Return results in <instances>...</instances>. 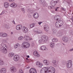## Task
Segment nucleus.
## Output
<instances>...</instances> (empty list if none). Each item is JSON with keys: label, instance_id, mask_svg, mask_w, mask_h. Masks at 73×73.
I'll list each match as a JSON object with an SVG mask.
<instances>
[{"label": "nucleus", "instance_id": "2eb2a0df", "mask_svg": "<svg viewBox=\"0 0 73 73\" xmlns=\"http://www.w3.org/2000/svg\"><path fill=\"white\" fill-rule=\"evenodd\" d=\"M55 26L56 28H60L61 27L60 26V24L59 23L58 21H57L55 23Z\"/></svg>", "mask_w": 73, "mask_h": 73}, {"label": "nucleus", "instance_id": "603ef678", "mask_svg": "<svg viewBox=\"0 0 73 73\" xmlns=\"http://www.w3.org/2000/svg\"><path fill=\"white\" fill-rule=\"evenodd\" d=\"M5 13V12L4 11H2L1 14H0V15H3V14H4Z\"/></svg>", "mask_w": 73, "mask_h": 73}, {"label": "nucleus", "instance_id": "39448f33", "mask_svg": "<svg viewBox=\"0 0 73 73\" xmlns=\"http://www.w3.org/2000/svg\"><path fill=\"white\" fill-rule=\"evenodd\" d=\"M7 34L5 33H3V32L0 33V37L4 38L7 37Z\"/></svg>", "mask_w": 73, "mask_h": 73}, {"label": "nucleus", "instance_id": "a19ab883", "mask_svg": "<svg viewBox=\"0 0 73 73\" xmlns=\"http://www.w3.org/2000/svg\"><path fill=\"white\" fill-rule=\"evenodd\" d=\"M19 73H23V71L21 69H20L19 70Z\"/></svg>", "mask_w": 73, "mask_h": 73}, {"label": "nucleus", "instance_id": "ddd939ff", "mask_svg": "<svg viewBox=\"0 0 73 73\" xmlns=\"http://www.w3.org/2000/svg\"><path fill=\"white\" fill-rule=\"evenodd\" d=\"M61 19V17L58 15L54 17V19L55 20H60Z\"/></svg>", "mask_w": 73, "mask_h": 73}, {"label": "nucleus", "instance_id": "69168bd1", "mask_svg": "<svg viewBox=\"0 0 73 73\" xmlns=\"http://www.w3.org/2000/svg\"><path fill=\"white\" fill-rule=\"evenodd\" d=\"M27 58H29V55L27 56Z\"/></svg>", "mask_w": 73, "mask_h": 73}, {"label": "nucleus", "instance_id": "1a4fd4ad", "mask_svg": "<svg viewBox=\"0 0 73 73\" xmlns=\"http://www.w3.org/2000/svg\"><path fill=\"white\" fill-rule=\"evenodd\" d=\"M22 31L24 32V33H27L28 32V29L27 28H26L25 26H23L22 28Z\"/></svg>", "mask_w": 73, "mask_h": 73}, {"label": "nucleus", "instance_id": "13d9d810", "mask_svg": "<svg viewBox=\"0 0 73 73\" xmlns=\"http://www.w3.org/2000/svg\"><path fill=\"white\" fill-rule=\"evenodd\" d=\"M32 46H35V43H32Z\"/></svg>", "mask_w": 73, "mask_h": 73}, {"label": "nucleus", "instance_id": "473e14b6", "mask_svg": "<svg viewBox=\"0 0 73 73\" xmlns=\"http://www.w3.org/2000/svg\"><path fill=\"white\" fill-rule=\"evenodd\" d=\"M30 46V44H29V43L27 42L25 46V48H29V47Z\"/></svg>", "mask_w": 73, "mask_h": 73}, {"label": "nucleus", "instance_id": "09e8293b", "mask_svg": "<svg viewBox=\"0 0 73 73\" xmlns=\"http://www.w3.org/2000/svg\"><path fill=\"white\" fill-rule=\"evenodd\" d=\"M57 33H58V34ZM56 34V36H60V32H58Z\"/></svg>", "mask_w": 73, "mask_h": 73}, {"label": "nucleus", "instance_id": "ea45409f", "mask_svg": "<svg viewBox=\"0 0 73 73\" xmlns=\"http://www.w3.org/2000/svg\"><path fill=\"white\" fill-rule=\"evenodd\" d=\"M53 34H55L56 33V32H57V30L55 29H53Z\"/></svg>", "mask_w": 73, "mask_h": 73}, {"label": "nucleus", "instance_id": "79ce46f5", "mask_svg": "<svg viewBox=\"0 0 73 73\" xmlns=\"http://www.w3.org/2000/svg\"><path fill=\"white\" fill-rule=\"evenodd\" d=\"M70 35H73V30H71L70 31Z\"/></svg>", "mask_w": 73, "mask_h": 73}, {"label": "nucleus", "instance_id": "7ed1b4c3", "mask_svg": "<svg viewBox=\"0 0 73 73\" xmlns=\"http://www.w3.org/2000/svg\"><path fill=\"white\" fill-rule=\"evenodd\" d=\"M58 1V0H52L51 1V4L52 6H55V5L57 4Z\"/></svg>", "mask_w": 73, "mask_h": 73}, {"label": "nucleus", "instance_id": "dca6fc26", "mask_svg": "<svg viewBox=\"0 0 73 73\" xmlns=\"http://www.w3.org/2000/svg\"><path fill=\"white\" fill-rule=\"evenodd\" d=\"M52 67H49V68L50 70H48H48L47 71V72L48 73H54V71H53V72H52Z\"/></svg>", "mask_w": 73, "mask_h": 73}, {"label": "nucleus", "instance_id": "c756f323", "mask_svg": "<svg viewBox=\"0 0 73 73\" xmlns=\"http://www.w3.org/2000/svg\"><path fill=\"white\" fill-rule=\"evenodd\" d=\"M58 21L59 24L60 25V26H62V24H63V21L62 20H60Z\"/></svg>", "mask_w": 73, "mask_h": 73}, {"label": "nucleus", "instance_id": "6e6552de", "mask_svg": "<svg viewBox=\"0 0 73 73\" xmlns=\"http://www.w3.org/2000/svg\"><path fill=\"white\" fill-rule=\"evenodd\" d=\"M13 59L15 61H17L19 60V56H17L16 55H14Z\"/></svg>", "mask_w": 73, "mask_h": 73}, {"label": "nucleus", "instance_id": "20e7f679", "mask_svg": "<svg viewBox=\"0 0 73 73\" xmlns=\"http://www.w3.org/2000/svg\"><path fill=\"white\" fill-rule=\"evenodd\" d=\"M41 38L43 42H46L48 40V37L46 36L43 35L41 36Z\"/></svg>", "mask_w": 73, "mask_h": 73}, {"label": "nucleus", "instance_id": "3c124183", "mask_svg": "<svg viewBox=\"0 0 73 73\" xmlns=\"http://www.w3.org/2000/svg\"><path fill=\"white\" fill-rule=\"evenodd\" d=\"M36 33H38V34H39V33H42V31H41L40 32H39L38 31H36Z\"/></svg>", "mask_w": 73, "mask_h": 73}, {"label": "nucleus", "instance_id": "b1692460", "mask_svg": "<svg viewBox=\"0 0 73 73\" xmlns=\"http://www.w3.org/2000/svg\"><path fill=\"white\" fill-rule=\"evenodd\" d=\"M40 2H41L42 4H43L44 6H45L46 5V3H45V0H41Z\"/></svg>", "mask_w": 73, "mask_h": 73}, {"label": "nucleus", "instance_id": "37998d69", "mask_svg": "<svg viewBox=\"0 0 73 73\" xmlns=\"http://www.w3.org/2000/svg\"><path fill=\"white\" fill-rule=\"evenodd\" d=\"M52 73H53V71H54V73H55V69H54V68H53L52 67Z\"/></svg>", "mask_w": 73, "mask_h": 73}, {"label": "nucleus", "instance_id": "bf43d9fd", "mask_svg": "<svg viewBox=\"0 0 73 73\" xmlns=\"http://www.w3.org/2000/svg\"><path fill=\"white\" fill-rule=\"evenodd\" d=\"M61 9L63 11H65V9L63 7H62Z\"/></svg>", "mask_w": 73, "mask_h": 73}, {"label": "nucleus", "instance_id": "423d86ee", "mask_svg": "<svg viewBox=\"0 0 73 73\" xmlns=\"http://www.w3.org/2000/svg\"><path fill=\"white\" fill-rule=\"evenodd\" d=\"M10 70L12 73H15L17 71V69L15 67L12 66L10 68Z\"/></svg>", "mask_w": 73, "mask_h": 73}, {"label": "nucleus", "instance_id": "4468645a", "mask_svg": "<svg viewBox=\"0 0 73 73\" xmlns=\"http://www.w3.org/2000/svg\"><path fill=\"white\" fill-rule=\"evenodd\" d=\"M44 29L46 32H48L49 31V26L48 25H45L44 27Z\"/></svg>", "mask_w": 73, "mask_h": 73}, {"label": "nucleus", "instance_id": "cd10ccee", "mask_svg": "<svg viewBox=\"0 0 73 73\" xmlns=\"http://www.w3.org/2000/svg\"><path fill=\"white\" fill-rule=\"evenodd\" d=\"M52 41L53 42H57L58 40L57 38H54L52 39Z\"/></svg>", "mask_w": 73, "mask_h": 73}, {"label": "nucleus", "instance_id": "e2e57ef3", "mask_svg": "<svg viewBox=\"0 0 73 73\" xmlns=\"http://www.w3.org/2000/svg\"><path fill=\"white\" fill-rule=\"evenodd\" d=\"M12 23H13V24H15V21H12Z\"/></svg>", "mask_w": 73, "mask_h": 73}, {"label": "nucleus", "instance_id": "f3484780", "mask_svg": "<svg viewBox=\"0 0 73 73\" xmlns=\"http://www.w3.org/2000/svg\"><path fill=\"white\" fill-rule=\"evenodd\" d=\"M36 64L37 66H38V67H39V68H42V64L40 63L39 62H37L36 63Z\"/></svg>", "mask_w": 73, "mask_h": 73}, {"label": "nucleus", "instance_id": "72a5a7b5", "mask_svg": "<svg viewBox=\"0 0 73 73\" xmlns=\"http://www.w3.org/2000/svg\"><path fill=\"white\" fill-rule=\"evenodd\" d=\"M4 64V61L2 60H0V65H3Z\"/></svg>", "mask_w": 73, "mask_h": 73}, {"label": "nucleus", "instance_id": "c85d7f7f", "mask_svg": "<svg viewBox=\"0 0 73 73\" xmlns=\"http://www.w3.org/2000/svg\"><path fill=\"white\" fill-rule=\"evenodd\" d=\"M55 45L54 42H51L50 44V46L51 47V48H53Z\"/></svg>", "mask_w": 73, "mask_h": 73}, {"label": "nucleus", "instance_id": "4be33fe9", "mask_svg": "<svg viewBox=\"0 0 73 73\" xmlns=\"http://www.w3.org/2000/svg\"><path fill=\"white\" fill-rule=\"evenodd\" d=\"M28 43V42H23L22 44L21 45V46L22 47L23 46V47H24V48H25V46H26V45H27V44Z\"/></svg>", "mask_w": 73, "mask_h": 73}, {"label": "nucleus", "instance_id": "0e129e2a", "mask_svg": "<svg viewBox=\"0 0 73 73\" xmlns=\"http://www.w3.org/2000/svg\"><path fill=\"white\" fill-rule=\"evenodd\" d=\"M55 11H57V9L56 8L55 9Z\"/></svg>", "mask_w": 73, "mask_h": 73}, {"label": "nucleus", "instance_id": "a878e982", "mask_svg": "<svg viewBox=\"0 0 73 73\" xmlns=\"http://www.w3.org/2000/svg\"><path fill=\"white\" fill-rule=\"evenodd\" d=\"M40 49L42 50H46V47L45 46H42L41 47Z\"/></svg>", "mask_w": 73, "mask_h": 73}, {"label": "nucleus", "instance_id": "f03ea898", "mask_svg": "<svg viewBox=\"0 0 73 73\" xmlns=\"http://www.w3.org/2000/svg\"><path fill=\"white\" fill-rule=\"evenodd\" d=\"M72 60H70L67 61V67L68 68H70L72 66Z\"/></svg>", "mask_w": 73, "mask_h": 73}, {"label": "nucleus", "instance_id": "8fccbe9b", "mask_svg": "<svg viewBox=\"0 0 73 73\" xmlns=\"http://www.w3.org/2000/svg\"><path fill=\"white\" fill-rule=\"evenodd\" d=\"M56 60H54L52 61V63L53 64H55V63H56Z\"/></svg>", "mask_w": 73, "mask_h": 73}, {"label": "nucleus", "instance_id": "7c9ffc66", "mask_svg": "<svg viewBox=\"0 0 73 73\" xmlns=\"http://www.w3.org/2000/svg\"><path fill=\"white\" fill-rule=\"evenodd\" d=\"M26 39V40H29V36L28 35H25L24 37Z\"/></svg>", "mask_w": 73, "mask_h": 73}, {"label": "nucleus", "instance_id": "0eeeda50", "mask_svg": "<svg viewBox=\"0 0 73 73\" xmlns=\"http://www.w3.org/2000/svg\"><path fill=\"white\" fill-rule=\"evenodd\" d=\"M29 72L30 73H37L36 69L33 68H31Z\"/></svg>", "mask_w": 73, "mask_h": 73}, {"label": "nucleus", "instance_id": "c03bdc74", "mask_svg": "<svg viewBox=\"0 0 73 73\" xmlns=\"http://www.w3.org/2000/svg\"><path fill=\"white\" fill-rule=\"evenodd\" d=\"M38 42L39 43H41V42H43V41H42V40L41 38L39 40Z\"/></svg>", "mask_w": 73, "mask_h": 73}, {"label": "nucleus", "instance_id": "a18cd8bd", "mask_svg": "<svg viewBox=\"0 0 73 73\" xmlns=\"http://www.w3.org/2000/svg\"><path fill=\"white\" fill-rule=\"evenodd\" d=\"M5 27L6 29H8V26L7 25H5Z\"/></svg>", "mask_w": 73, "mask_h": 73}, {"label": "nucleus", "instance_id": "5fc2aeb1", "mask_svg": "<svg viewBox=\"0 0 73 73\" xmlns=\"http://www.w3.org/2000/svg\"><path fill=\"white\" fill-rule=\"evenodd\" d=\"M73 48L70 49L69 50V52H72V51H73Z\"/></svg>", "mask_w": 73, "mask_h": 73}, {"label": "nucleus", "instance_id": "774afa93", "mask_svg": "<svg viewBox=\"0 0 73 73\" xmlns=\"http://www.w3.org/2000/svg\"><path fill=\"white\" fill-rule=\"evenodd\" d=\"M27 69H29V67H28L27 68Z\"/></svg>", "mask_w": 73, "mask_h": 73}, {"label": "nucleus", "instance_id": "c9c22d12", "mask_svg": "<svg viewBox=\"0 0 73 73\" xmlns=\"http://www.w3.org/2000/svg\"><path fill=\"white\" fill-rule=\"evenodd\" d=\"M19 46V44L17 43L15 45L14 48L15 49H16V48H17Z\"/></svg>", "mask_w": 73, "mask_h": 73}, {"label": "nucleus", "instance_id": "4d7b16f0", "mask_svg": "<svg viewBox=\"0 0 73 73\" xmlns=\"http://www.w3.org/2000/svg\"><path fill=\"white\" fill-rule=\"evenodd\" d=\"M9 2H13V1H14V0H9Z\"/></svg>", "mask_w": 73, "mask_h": 73}, {"label": "nucleus", "instance_id": "49530a36", "mask_svg": "<svg viewBox=\"0 0 73 73\" xmlns=\"http://www.w3.org/2000/svg\"><path fill=\"white\" fill-rule=\"evenodd\" d=\"M19 25V26L21 29H22V25Z\"/></svg>", "mask_w": 73, "mask_h": 73}, {"label": "nucleus", "instance_id": "f704fd0d", "mask_svg": "<svg viewBox=\"0 0 73 73\" xmlns=\"http://www.w3.org/2000/svg\"><path fill=\"white\" fill-rule=\"evenodd\" d=\"M13 56V54L11 53H9L8 55V56L9 57H12Z\"/></svg>", "mask_w": 73, "mask_h": 73}, {"label": "nucleus", "instance_id": "f8f14e48", "mask_svg": "<svg viewBox=\"0 0 73 73\" xmlns=\"http://www.w3.org/2000/svg\"><path fill=\"white\" fill-rule=\"evenodd\" d=\"M33 54L36 57H40V55H39V54H38V52H37L36 51H35L34 52Z\"/></svg>", "mask_w": 73, "mask_h": 73}, {"label": "nucleus", "instance_id": "4c0bfd02", "mask_svg": "<svg viewBox=\"0 0 73 73\" xmlns=\"http://www.w3.org/2000/svg\"><path fill=\"white\" fill-rule=\"evenodd\" d=\"M16 29H17V30H20V28L19 26L18 25L16 27Z\"/></svg>", "mask_w": 73, "mask_h": 73}, {"label": "nucleus", "instance_id": "6ab92c4d", "mask_svg": "<svg viewBox=\"0 0 73 73\" xmlns=\"http://www.w3.org/2000/svg\"><path fill=\"white\" fill-rule=\"evenodd\" d=\"M33 16L35 19H37L39 17L38 14L37 13H35L34 14Z\"/></svg>", "mask_w": 73, "mask_h": 73}, {"label": "nucleus", "instance_id": "412c9836", "mask_svg": "<svg viewBox=\"0 0 73 73\" xmlns=\"http://www.w3.org/2000/svg\"><path fill=\"white\" fill-rule=\"evenodd\" d=\"M43 62L44 63V64L46 65H49V62L46 60H44L43 61Z\"/></svg>", "mask_w": 73, "mask_h": 73}, {"label": "nucleus", "instance_id": "9b49d317", "mask_svg": "<svg viewBox=\"0 0 73 73\" xmlns=\"http://www.w3.org/2000/svg\"><path fill=\"white\" fill-rule=\"evenodd\" d=\"M0 50L3 53H7V49L6 48H1Z\"/></svg>", "mask_w": 73, "mask_h": 73}, {"label": "nucleus", "instance_id": "9d476101", "mask_svg": "<svg viewBox=\"0 0 73 73\" xmlns=\"http://www.w3.org/2000/svg\"><path fill=\"white\" fill-rule=\"evenodd\" d=\"M62 40L65 43L68 42V41H69L68 38L66 37H64L62 38Z\"/></svg>", "mask_w": 73, "mask_h": 73}, {"label": "nucleus", "instance_id": "a211bd4d", "mask_svg": "<svg viewBox=\"0 0 73 73\" xmlns=\"http://www.w3.org/2000/svg\"><path fill=\"white\" fill-rule=\"evenodd\" d=\"M11 7H13V8H16V7H17V4H16L15 3H12L11 5Z\"/></svg>", "mask_w": 73, "mask_h": 73}, {"label": "nucleus", "instance_id": "2f4dec72", "mask_svg": "<svg viewBox=\"0 0 73 73\" xmlns=\"http://www.w3.org/2000/svg\"><path fill=\"white\" fill-rule=\"evenodd\" d=\"M35 23H33L31 24L30 25V28H33V27H35Z\"/></svg>", "mask_w": 73, "mask_h": 73}, {"label": "nucleus", "instance_id": "58836bf2", "mask_svg": "<svg viewBox=\"0 0 73 73\" xmlns=\"http://www.w3.org/2000/svg\"><path fill=\"white\" fill-rule=\"evenodd\" d=\"M2 43H5V42H7V40H6L5 39H3L2 40Z\"/></svg>", "mask_w": 73, "mask_h": 73}, {"label": "nucleus", "instance_id": "393cba45", "mask_svg": "<svg viewBox=\"0 0 73 73\" xmlns=\"http://www.w3.org/2000/svg\"><path fill=\"white\" fill-rule=\"evenodd\" d=\"M2 47L1 48H3V49H5V47H6V44H5L4 43H2L1 44Z\"/></svg>", "mask_w": 73, "mask_h": 73}, {"label": "nucleus", "instance_id": "338daca9", "mask_svg": "<svg viewBox=\"0 0 73 73\" xmlns=\"http://www.w3.org/2000/svg\"><path fill=\"white\" fill-rule=\"evenodd\" d=\"M58 8H59V7H57L56 8V9H58Z\"/></svg>", "mask_w": 73, "mask_h": 73}, {"label": "nucleus", "instance_id": "864d4df0", "mask_svg": "<svg viewBox=\"0 0 73 73\" xmlns=\"http://www.w3.org/2000/svg\"><path fill=\"white\" fill-rule=\"evenodd\" d=\"M26 60H26L27 62H28L29 61V59L28 58H26Z\"/></svg>", "mask_w": 73, "mask_h": 73}, {"label": "nucleus", "instance_id": "bb28decb", "mask_svg": "<svg viewBox=\"0 0 73 73\" xmlns=\"http://www.w3.org/2000/svg\"><path fill=\"white\" fill-rule=\"evenodd\" d=\"M23 39H24V37L22 36H19L18 38V39L19 41H22Z\"/></svg>", "mask_w": 73, "mask_h": 73}, {"label": "nucleus", "instance_id": "de8ad7c7", "mask_svg": "<svg viewBox=\"0 0 73 73\" xmlns=\"http://www.w3.org/2000/svg\"><path fill=\"white\" fill-rule=\"evenodd\" d=\"M22 11L23 12V13H25V11L24 10V8H23L22 9H21Z\"/></svg>", "mask_w": 73, "mask_h": 73}, {"label": "nucleus", "instance_id": "5701e85b", "mask_svg": "<svg viewBox=\"0 0 73 73\" xmlns=\"http://www.w3.org/2000/svg\"><path fill=\"white\" fill-rule=\"evenodd\" d=\"M4 6L5 8H8L9 6V4L8 3H5L4 4Z\"/></svg>", "mask_w": 73, "mask_h": 73}, {"label": "nucleus", "instance_id": "f257e3e1", "mask_svg": "<svg viewBox=\"0 0 73 73\" xmlns=\"http://www.w3.org/2000/svg\"><path fill=\"white\" fill-rule=\"evenodd\" d=\"M48 70V67H44L40 70V73H46Z\"/></svg>", "mask_w": 73, "mask_h": 73}, {"label": "nucleus", "instance_id": "052dcab7", "mask_svg": "<svg viewBox=\"0 0 73 73\" xmlns=\"http://www.w3.org/2000/svg\"><path fill=\"white\" fill-rule=\"evenodd\" d=\"M41 23H42V22H38V24H39V25H40V24H41Z\"/></svg>", "mask_w": 73, "mask_h": 73}, {"label": "nucleus", "instance_id": "aec40b11", "mask_svg": "<svg viewBox=\"0 0 73 73\" xmlns=\"http://www.w3.org/2000/svg\"><path fill=\"white\" fill-rule=\"evenodd\" d=\"M1 73H6V69L5 68H2L1 70Z\"/></svg>", "mask_w": 73, "mask_h": 73}, {"label": "nucleus", "instance_id": "6e6d98bb", "mask_svg": "<svg viewBox=\"0 0 73 73\" xmlns=\"http://www.w3.org/2000/svg\"><path fill=\"white\" fill-rule=\"evenodd\" d=\"M49 9H52V6H49L48 7Z\"/></svg>", "mask_w": 73, "mask_h": 73}, {"label": "nucleus", "instance_id": "e433bc0d", "mask_svg": "<svg viewBox=\"0 0 73 73\" xmlns=\"http://www.w3.org/2000/svg\"><path fill=\"white\" fill-rule=\"evenodd\" d=\"M28 12H29V13H33V10L31 9H29L28 10Z\"/></svg>", "mask_w": 73, "mask_h": 73}, {"label": "nucleus", "instance_id": "680f3d73", "mask_svg": "<svg viewBox=\"0 0 73 73\" xmlns=\"http://www.w3.org/2000/svg\"><path fill=\"white\" fill-rule=\"evenodd\" d=\"M29 40H32V38H29Z\"/></svg>", "mask_w": 73, "mask_h": 73}]
</instances>
